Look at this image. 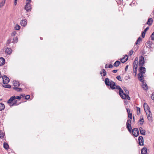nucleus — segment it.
Listing matches in <instances>:
<instances>
[{"mask_svg":"<svg viewBox=\"0 0 154 154\" xmlns=\"http://www.w3.org/2000/svg\"><path fill=\"white\" fill-rule=\"evenodd\" d=\"M25 9L27 12L30 11L31 10V5L29 2H26V4L25 6Z\"/></svg>","mask_w":154,"mask_h":154,"instance_id":"20e7f679","label":"nucleus"},{"mask_svg":"<svg viewBox=\"0 0 154 154\" xmlns=\"http://www.w3.org/2000/svg\"><path fill=\"white\" fill-rule=\"evenodd\" d=\"M2 78L3 84H7L10 81V79L6 75H4L2 77Z\"/></svg>","mask_w":154,"mask_h":154,"instance_id":"39448f33","label":"nucleus"},{"mask_svg":"<svg viewBox=\"0 0 154 154\" xmlns=\"http://www.w3.org/2000/svg\"><path fill=\"white\" fill-rule=\"evenodd\" d=\"M5 108V105L4 104L2 103H0V111L4 110Z\"/></svg>","mask_w":154,"mask_h":154,"instance_id":"393cba45","label":"nucleus"},{"mask_svg":"<svg viewBox=\"0 0 154 154\" xmlns=\"http://www.w3.org/2000/svg\"><path fill=\"white\" fill-rule=\"evenodd\" d=\"M151 39L152 40H154V32H153L151 35Z\"/></svg>","mask_w":154,"mask_h":154,"instance_id":"58836bf2","label":"nucleus"},{"mask_svg":"<svg viewBox=\"0 0 154 154\" xmlns=\"http://www.w3.org/2000/svg\"><path fill=\"white\" fill-rule=\"evenodd\" d=\"M121 64V62L119 60L116 61L113 64V66L115 67L118 66Z\"/></svg>","mask_w":154,"mask_h":154,"instance_id":"412c9836","label":"nucleus"},{"mask_svg":"<svg viewBox=\"0 0 154 154\" xmlns=\"http://www.w3.org/2000/svg\"><path fill=\"white\" fill-rule=\"evenodd\" d=\"M139 70L140 72V73L138 74V79H139V75L140 74H141L142 76V77H143V74L145 73L146 72V69L145 67H143L142 66L140 67L139 69Z\"/></svg>","mask_w":154,"mask_h":154,"instance_id":"423d86ee","label":"nucleus"},{"mask_svg":"<svg viewBox=\"0 0 154 154\" xmlns=\"http://www.w3.org/2000/svg\"><path fill=\"white\" fill-rule=\"evenodd\" d=\"M141 134L143 135H145V131L142 128L140 127L139 128Z\"/></svg>","mask_w":154,"mask_h":154,"instance_id":"aec40b11","label":"nucleus"},{"mask_svg":"<svg viewBox=\"0 0 154 154\" xmlns=\"http://www.w3.org/2000/svg\"><path fill=\"white\" fill-rule=\"evenodd\" d=\"M18 41V38L17 37H15L14 38L13 41L12 42L13 43H16Z\"/></svg>","mask_w":154,"mask_h":154,"instance_id":"cd10ccee","label":"nucleus"},{"mask_svg":"<svg viewBox=\"0 0 154 154\" xmlns=\"http://www.w3.org/2000/svg\"><path fill=\"white\" fill-rule=\"evenodd\" d=\"M27 23V20L25 19L21 20L20 23L21 26L24 27H25L26 26Z\"/></svg>","mask_w":154,"mask_h":154,"instance_id":"f8f14e48","label":"nucleus"},{"mask_svg":"<svg viewBox=\"0 0 154 154\" xmlns=\"http://www.w3.org/2000/svg\"><path fill=\"white\" fill-rule=\"evenodd\" d=\"M113 66H114L113 65H112L111 64H110L109 65V66H108V68H112L113 67Z\"/></svg>","mask_w":154,"mask_h":154,"instance_id":"37998d69","label":"nucleus"},{"mask_svg":"<svg viewBox=\"0 0 154 154\" xmlns=\"http://www.w3.org/2000/svg\"><path fill=\"white\" fill-rule=\"evenodd\" d=\"M128 65H127L126 66L125 69V72H126L127 71V69H128Z\"/></svg>","mask_w":154,"mask_h":154,"instance_id":"603ef678","label":"nucleus"},{"mask_svg":"<svg viewBox=\"0 0 154 154\" xmlns=\"http://www.w3.org/2000/svg\"><path fill=\"white\" fill-rule=\"evenodd\" d=\"M143 107L144 109L146 112V115H148V112H150L149 107L146 103H144Z\"/></svg>","mask_w":154,"mask_h":154,"instance_id":"6e6552de","label":"nucleus"},{"mask_svg":"<svg viewBox=\"0 0 154 154\" xmlns=\"http://www.w3.org/2000/svg\"><path fill=\"white\" fill-rule=\"evenodd\" d=\"M0 75H1V72H0Z\"/></svg>","mask_w":154,"mask_h":154,"instance_id":"338daca9","label":"nucleus"},{"mask_svg":"<svg viewBox=\"0 0 154 154\" xmlns=\"http://www.w3.org/2000/svg\"><path fill=\"white\" fill-rule=\"evenodd\" d=\"M133 53V51L132 50H131L129 52L128 55L131 56Z\"/></svg>","mask_w":154,"mask_h":154,"instance_id":"ea45409f","label":"nucleus"},{"mask_svg":"<svg viewBox=\"0 0 154 154\" xmlns=\"http://www.w3.org/2000/svg\"><path fill=\"white\" fill-rule=\"evenodd\" d=\"M145 33H146L143 32H142V37L144 38L145 37Z\"/></svg>","mask_w":154,"mask_h":154,"instance_id":"a18cd8bd","label":"nucleus"},{"mask_svg":"<svg viewBox=\"0 0 154 154\" xmlns=\"http://www.w3.org/2000/svg\"><path fill=\"white\" fill-rule=\"evenodd\" d=\"M15 99V96H13L11 97L8 100L7 103L11 106V105L12 104L13 101Z\"/></svg>","mask_w":154,"mask_h":154,"instance_id":"1a4fd4ad","label":"nucleus"},{"mask_svg":"<svg viewBox=\"0 0 154 154\" xmlns=\"http://www.w3.org/2000/svg\"><path fill=\"white\" fill-rule=\"evenodd\" d=\"M16 33V32L15 31H14L13 32H12L11 33V36H14Z\"/></svg>","mask_w":154,"mask_h":154,"instance_id":"4c0bfd02","label":"nucleus"},{"mask_svg":"<svg viewBox=\"0 0 154 154\" xmlns=\"http://www.w3.org/2000/svg\"><path fill=\"white\" fill-rule=\"evenodd\" d=\"M135 131H137V135L136 136L135 135V137H137V136H138V134H139L138 129L137 128H135Z\"/></svg>","mask_w":154,"mask_h":154,"instance_id":"c03bdc74","label":"nucleus"},{"mask_svg":"<svg viewBox=\"0 0 154 154\" xmlns=\"http://www.w3.org/2000/svg\"><path fill=\"white\" fill-rule=\"evenodd\" d=\"M144 122V119L143 117H140V119L138 121L139 123L141 125H142L143 124V123Z\"/></svg>","mask_w":154,"mask_h":154,"instance_id":"a878e982","label":"nucleus"},{"mask_svg":"<svg viewBox=\"0 0 154 154\" xmlns=\"http://www.w3.org/2000/svg\"><path fill=\"white\" fill-rule=\"evenodd\" d=\"M144 63V58L143 57L141 56L140 57L139 65L140 67L142 66Z\"/></svg>","mask_w":154,"mask_h":154,"instance_id":"0eeeda50","label":"nucleus"},{"mask_svg":"<svg viewBox=\"0 0 154 154\" xmlns=\"http://www.w3.org/2000/svg\"><path fill=\"white\" fill-rule=\"evenodd\" d=\"M2 76L1 75H0V78H1V77H2Z\"/></svg>","mask_w":154,"mask_h":154,"instance_id":"69168bd1","label":"nucleus"},{"mask_svg":"<svg viewBox=\"0 0 154 154\" xmlns=\"http://www.w3.org/2000/svg\"><path fill=\"white\" fill-rule=\"evenodd\" d=\"M13 85L15 87H19L20 84L19 82L15 80L13 81Z\"/></svg>","mask_w":154,"mask_h":154,"instance_id":"a211bd4d","label":"nucleus"},{"mask_svg":"<svg viewBox=\"0 0 154 154\" xmlns=\"http://www.w3.org/2000/svg\"><path fill=\"white\" fill-rule=\"evenodd\" d=\"M22 91V89L21 88H19L18 87V91L17 92H20Z\"/></svg>","mask_w":154,"mask_h":154,"instance_id":"79ce46f5","label":"nucleus"},{"mask_svg":"<svg viewBox=\"0 0 154 154\" xmlns=\"http://www.w3.org/2000/svg\"><path fill=\"white\" fill-rule=\"evenodd\" d=\"M30 96L29 95H27L25 96L24 99L27 100H29L30 98Z\"/></svg>","mask_w":154,"mask_h":154,"instance_id":"f704fd0d","label":"nucleus"},{"mask_svg":"<svg viewBox=\"0 0 154 154\" xmlns=\"http://www.w3.org/2000/svg\"><path fill=\"white\" fill-rule=\"evenodd\" d=\"M40 39L41 40H42L43 39V38L42 37H40Z\"/></svg>","mask_w":154,"mask_h":154,"instance_id":"e2e57ef3","label":"nucleus"},{"mask_svg":"<svg viewBox=\"0 0 154 154\" xmlns=\"http://www.w3.org/2000/svg\"><path fill=\"white\" fill-rule=\"evenodd\" d=\"M14 101L13 103H12V104L11 105V107H12L14 106H18L19 104H20L22 102H20L19 103H17V100H14Z\"/></svg>","mask_w":154,"mask_h":154,"instance_id":"ddd939ff","label":"nucleus"},{"mask_svg":"<svg viewBox=\"0 0 154 154\" xmlns=\"http://www.w3.org/2000/svg\"><path fill=\"white\" fill-rule=\"evenodd\" d=\"M105 84L107 87H110L109 89L112 90L117 89L119 90V94L121 97L123 99L125 100L127 99L128 100H130L131 98L129 96L128 94L129 92L128 90L126 87L123 88V90L126 93H124L123 90L120 86L118 85H116V82L112 80L109 81L108 78H105L104 81Z\"/></svg>","mask_w":154,"mask_h":154,"instance_id":"f257e3e1","label":"nucleus"},{"mask_svg":"<svg viewBox=\"0 0 154 154\" xmlns=\"http://www.w3.org/2000/svg\"><path fill=\"white\" fill-rule=\"evenodd\" d=\"M17 0H14V5H16L17 4Z\"/></svg>","mask_w":154,"mask_h":154,"instance_id":"6e6d98bb","label":"nucleus"},{"mask_svg":"<svg viewBox=\"0 0 154 154\" xmlns=\"http://www.w3.org/2000/svg\"><path fill=\"white\" fill-rule=\"evenodd\" d=\"M142 41V38L140 37H139L137 40L135 44L138 45Z\"/></svg>","mask_w":154,"mask_h":154,"instance_id":"c85d7f7f","label":"nucleus"},{"mask_svg":"<svg viewBox=\"0 0 154 154\" xmlns=\"http://www.w3.org/2000/svg\"><path fill=\"white\" fill-rule=\"evenodd\" d=\"M138 140L139 145L140 146H143V139L142 136H139L138 137Z\"/></svg>","mask_w":154,"mask_h":154,"instance_id":"9d476101","label":"nucleus"},{"mask_svg":"<svg viewBox=\"0 0 154 154\" xmlns=\"http://www.w3.org/2000/svg\"><path fill=\"white\" fill-rule=\"evenodd\" d=\"M5 135V133L3 132L2 130H0V138L1 139L3 138Z\"/></svg>","mask_w":154,"mask_h":154,"instance_id":"5701e85b","label":"nucleus"},{"mask_svg":"<svg viewBox=\"0 0 154 154\" xmlns=\"http://www.w3.org/2000/svg\"><path fill=\"white\" fill-rule=\"evenodd\" d=\"M3 147L6 149H8L9 148V146L8 143L4 142L3 143Z\"/></svg>","mask_w":154,"mask_h":154,"instance_id":"b1692460","label":"nucleus"},{"mask_svg":"<svg viewBox=\"0 0 154 154\" xmlns=\"http://www.w3.org/2000/svg\"><path fill=\"white\" fill-rule=\"evenodd\" d=\"M151 98L152 100H154V94H152V96H151Z\"/></svg>","mask_w":154,"mask_h":154,"instance_id":"4d7b16f0","label":"nucleus"},{"mask_svg":"<svg viewBox=\"0 0 154 154\" xmlns=\"http://www.w3.org/2000/svg\"><path fill=\"white\" fill-rule=\"evenodd\" d=\"M31 2V0H26V2H29V3Z\"/></svg>","mask_w":154,"mask_h":154,"instance_id":"bf43d9fd","label":"nucleus"},{"mask_svg":"<svg viewBox=\"0 0 154 154\" xmlns=\"http://www.w3.org/2000/svg\"><path fill=\"white\" fill-rule=\"evenodd\" d=\"M152 42L151 41H148L146 43V46L147 47L149 48H152Z\"/></svg>","mask_w":154,"mask_h":154,"instance_id":"9b49d317","label":"nucleus"},{"mask_svg":"<svg viewBox=\"0 0 154 154\" xmlns=\"http://www.w3.org/2000/svg\"><path fill=\"white\" fill-rule=\"evenodd\" d=\"M153 13L154 14V11H153Z\"/></svg>","mask_w":154,"mask_h":154,"instance_id":"774afa93","label":"nucleus"},{"mask_svg":"<svg viewBox=\"0 0 154 154\" xmlns=\"http://www.w3.org/2000/svg\"><path fill=\"white\" fill-rule=\"evenodd\" d=\"M134 1H132V3L130 4V5L131 6H134V5L135 4L134 3H133Z\"/></svg>","mask_w":154,"mask_h":154,"instance_id":"8fccbe9b","label":"nucleus"},{"mask_svg":"<svg viewBox=\"0 0 154 154\" xmlns=\"http://www.w3.org/2000/svg\"><path fill=\"white\" fill-rule=\"evenodd\" d=\"M6 0H3L0 2V8H2L4 5Z\"/></svg>","mask_w":154,"mask_h":154,"instance_id":"bb28decb","label":"nucleus"},{"mask_svg":"<svg viewBox=\"0 0 154 154\" xmlns=\"http://www.w3.org/2000/svg\"><path fill=\"white\" fill-rule=\"evenodd\" d=\"M25 94H20V96L21 97H25Z\"/></svg>","mask_w":154,"mask_h":154,"instance_id":"09e8293b","label":"nucleus"},{"mask_svg":"<svg viewBox=\"0 0 154 154\" xmlns=\"http://www.w3.org/2000/svg\"><path fill=\"white\" fill-rule=\"evenodd\" d=\"M3 87L6 88H10L11 87V86L10 85H4L3 86Z\"/></svg>","mask_w":154,"mask_h":154,"instance_id":"473e14b6","label":"nucleus"},{"mask_svg":"<svg viewBox=\"0 0 154 154\" xmlns=\"http://www.w3.org/2000/svg\"><path fill=\"white\" fill-rule=\"evenodd\" d=\"M120 60L121 61L120 62H121L122 63H124L127 60V59H125V60L124 58H122L120 59Z\"/></svg>","mask_w":154,"mask_h":154,"instance_id":"7c9ffc66","label":"nucleus"},{"mask_svg":"<svg viewBox=\"0 0 154 154\" xmlns=\"http://www.w3.org/2000/svg\"><path fill=\"white\" fill-rule=\"evenodd\" d=\"M124 103H125V104L126 105L128 103V102L127 101H126V100H125L124 101Z\"/></svg>","mask_w":154,"mask_h":154,"instance_id":"5fc2aeb1","label":"nucleus"},{"mask_svg":"<svg viewBox=\"0 0 154 154\" xmlns=\"http://www.w3.org/2000/svg\"><path fill=\"white\" fill-rule=\"evenodd\" d=\"M153 22V20L152 18H149L148 19L147 21V24L149 26H151Z\"/></svg>","mask_w":154,"mask_h":154,"instance_id":"f3484780","label":"nucleus"},{"mask_svg":"<svg viewBox=\"0 0 154 154\" xmlns=\"http://www.w3.org/2000/svg\"><path fill=\"white\" fill-rule=\"evenodd\" d=\"M108 64H106L105 65V68H108Z\"/></svg>","mask_w":154,"mask_h":154,"instance_id":"052dcab7","label":"nucleus"},{"mask_svg":"<svg viewBox=\"0 0 154 154\" xmlns=\"http://www.w3.org/2000/svg\"><path fill=\"white\" fill-rule=\"evenodd\" d=\"M139 80L142 83V87L145 90H147L148 89V86L144 82V78L142 77V75L140 74L139 75Z\"/></svg>","mask_w":154,"mask_h":154,"instance_id":"7ed1b4c3","label":"nucleus"},{"mask_svg":"<svg viewBox=\"0 0 154 154\" xmlns=\"http://www.w3.org/2000/svg\"><path fill=\"white\" fill-rule=\"evenodd\" d=\"M5 63V59L2 57H0V66L3 65Z\"/></svg>","mask_w":154,"mask_h":154,"instance_id":"dca6fc26","label":"nucleus"},{"mask_svg":"<svg viewBox=\"0 0 154 154\" xmlns=\"http://www.w3.org/2000/svg\"><path fill=\"white\" fill-rule=\"evenodd\" d=\"M116 79L120 81H122V80L121 79V76L120 75H119L117 76V77H116Z\"/></svg>","mask_w":154,"mask_h":154,"instance_id":"e433bc0d","label":"nucleus"},{"mask_svg":"<svg viewBox=\"0 0 154 154\" xmlns=\"http://www.w3.org/2000/svg\"><path fill=\"white\" fill-rule=\"evenodd\" d=\"M147 152V149L146 147H144L141 149L142 154H146Z\"/></svg>","mask_w":154,"mask_h":154,"instance_id":"6ab92c4d","label":"nucleus"},{"mask_svg":"<svg viewBox=\"0 0 154 154\" xmlns=\"http://www.w3.org/2000/svg\"><path fill=\"white\" fill-rule=\"evenodd\" d=\"M15 87L13 88V89L17 91H18V87Z\"/></svg>","mask_w":154,"mask_h":154,"instance_id":"49530a36","label":"nucleus"},{"mask_svg":"<svg viewBox=\"0 0 154 154\" xmlns=\"http://www.w3.org/2000/svg\"><path fill=\"white\" fill-rule=\"evenodd\" d=\"M136 108L137 110V115H138L140 113V108L137 107Z\"/></svg>","mask_w":154,"mask_h":154,"instance_id":"72a5a7b5","label":"nucleus"},{"mask_svg":"<svg viewBox=\"0 0 154 154\" xmlns=\"http://www.w3.org/2000/svg\"><path fill=\"white\" fill-rule=\"evenodd\" d=\"M149 29V27H146L144 30V31H143V32L146 33V31L148 30V29Z\"/></svg>","mask_w":154,"mask_h":154,"instance_id":"3c124183","label":"nucleus"},{"mask_svg":"<svg viewBox=\"0 0 154 154\" xmlns=\"http://www.w3.org/2000/svg\"><path fill=\"white\" fill-rule=\"evenodd\" d=\"M100 74L102 76H105L106 75V72L105 69H103L100 72Z\"/></svg>","mask_w":154,"mask_h":154,"instance_id":"4468645a","label":"nucleus"},{"mask_svg":"<svg viewBox=\"0 0 154 154\" xmlns=\"http://www.w3.org/2000/svg\"><path fill=\"white\" fill-rule=\"evenodd\" d=\"M123 58H124V59L125 60V59H127V60L128 59V56L127 55H125L124 57H123Z\"/></svg>","mask_w":154,"mask_h":154,"instance_id":"de8ad7c7","label":"nucleus"},{"mask_svg":"<svg viewBox=\"0 0 154 154\" xmlns=\"http://www.w3.org/2000/svg\"><path fill=\"white\" fill-rule=\"evenodd\" d=\"M147 118L150 121L152 120V114L151 113V112H148V115H147Z\"/></svg>","mask_w":154,"mask_h":154,"instance_id":"4be33fe9","label":"nucleus"},{"mask_svg":"<svg viewBox=\"0 0 154 154\" xmlns=\"http://www.w3.org/2000/svg\"><path fill=\"white\" fill-rule=\"evenodd\" d=\"M15 99H18L19 100H20V99H21V97H20V96H17L16 97L15 96Z\"/></svg>","mask_w":154,"mask_h":154,"instance_id":"a19ab883","label":"nucleus"},{"mask_svg":"<svg viewBox=\"0 0 154 154\" xmlns=\"http://www.w3.org/2000/svg\"><path fill=\"white\" fill-rule=\"evenodd\" d=\"M118 70L117 69L114 70H112V72L113 73H116L118 71Z\"/></svg>","mask_w":154,"mask_h":154,"instance_id":"864d4df0","label":"nucleus"},{"mask_svg":"<svg viewBox=\"0 0 154 154\" xmlns=\"http://www.w3.org/2000/svg\"><path fill=\"white\" fill-rule=\"evenodd\" d=\"M14 28L16 30H19L20 28V27L19 25L17 24L15 26Z\"/></svg>","mask_w":154,"mask_h":154,"instance_id":"2f4dec72","label":"nucleus"},{"mask_svg":"<svg viewBox=\"0 0 154 154\" xmlns=\"http://www.w3.org/2000/svg\"><path fill=\"white\" fill-rule=\"evenodd\" d=\"M125 108L128 115V119L127 120L126 125V128L130 133L132 134L133 136L135 137V133H134V131H135V128H133L132 129L131 126V121L132 118V113H130V109H129L126 106H125Z\"/></svg>","mask_w":154,"mask_h":154,"instance_id":"f03ea898","label":"nucleus"},{"mask_svg":"<svg viewBox=\"0 0 154 154\" xmlns=\"http://www.w3.org/2000/svg\"><path fill=\"white\" fill-rule=\"evenodd\" d=\"M135 70H137V67H136L135 68Z\"/></svg>","mask_w":154,"mask_h":154,"instance_id":"0e129e2a","label":"nucleus"},{"mask_svg":"<svg viewBox=\"0 0 154 154\" xmlns=\"http://www.w3.org/2000/svg\"><path fill=\"white\" fill-rule=\"evenodd\" d=\"M132 118H133V119L134 121H135V117L134 116H132Z\"/></svg>","mask_w":154,"mask_h":154,"instance_id":"680f3d73","label":"nucleus"},{"mask_svg":"<svg viewBox=\"0 0 154 154\" xmlns=\"http://www.w3.org/2000/svg\"><path fill=\"white\" fill-rule=\"evenodd\" d=\"M12 49L8 47H7L5 49V53H6L7 54H11L12 52Z\"/></svg>","mask_w":154,"mask_h":154,"instance_id":"2eb2a0df","label":"nucleus"},{"mask_svg":"<svg viewBox=\"0 0 154 154\" xmlns=\"http://www.w3.org/2000/svg\"><path fill=\"white\" fill-rule=\"evenodd\" d=\"M12 38H9L8 39L7 42L6 44L7 45V46H8V45L11 42V41L12 40Z\"/></svg>","mask_w":154,"mask_h":154,"instance_id":"c756f323","label":"nucleus"},{"mask_svg":"<svg viewBox=\"0 0 154 154\" xmlns=\"http://www.w3.org/2000/svg\"><path fill=\"white\" fill-rule=\"evenodd\" d=\"M129 79V78L128 76H125V79L126 80H128V79Z\"/></svg>","mask_w":154,"mask_h":154,"instance_id":"13d9d810","label":"nucleus"},{"mask_svg":"<svg viewBox=\"0 0 154 154\" xmlns=\"http://www.w3.org/2000/svg\"><path fill=\"white\" fill-rule=\"evenodd\" d=\"M133 73H135V70H134V69H135V60L133 61Z\"/></svg>","mask_w":154,"mask_h":154,"instance_id":"c9c22d12","label":"nucleus"}]
</instances>
